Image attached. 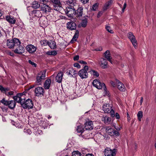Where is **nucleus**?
<instances>
[{
    "label": "nucleus",
    "mask_w": 156,
    "mask_h": 156,
    "mask_svg": "<svg viewBox=\"0 0 156 156\" xmlns=\"http://www.w3.org/2000/svg\"><path fill=\"white\" fill-rule=\"evenodd\" d=\"M23 93L18 94L13 97V99L17 102L20 103L22 107L24 109H30L33 108L34 104L32 100L28 99L26 100L24 98Z\"/></svg>",
    "instance_id": "f257e3e1"
},
{
    "label": "nucleus",
    "mask_w": 156,
    "mask_h": 156,
    "mask_svg": "<svg viewBox=\"0 0 156 156\" xmlns=\"http://www.w3.org/2000/svg\"><path fill=\"white\" fill-rule=\"evenodd\" d=\"M20 43H21V42L19 39L14 38L12 39H7L6 45L9 48L11 49L14 48V47L19 45Z\"/></svg>",
    "instance_id": "f03ea898"
},
{
    "label": "nucleus",
    "mask_w": 156,
    "mask_h": 156,
    "mask_svg": "<svg viewBox=\"0 0 156 156\" xmlns=\"http://www.w3.org/2000/svg\"><path fill=\"white\" fill-rule=\"evenodd\" d=\"M102 108L105 113H110L112 117L115 116V112L113 110L112 108V106L109 104H106L103 105Z\"/></svg>",
    "instance_id": "7ed1b4c3"
},
{
    "label": "nucleus",
    "mask_w": 156,
    "mask_h": 156,
    "mask_svg": "<svg viewBox=\"0 0 156 156\" xmlns=\"http://www.w3.org/2000/svg\"><path fill=\"white\" fill-rule=\"evenodd\" d=\"M88 69V66H85L83 69L79 71L78 75L81 79L86 78L87 77L88 74L87 71Z\"/></svg>",
    "instance_id": "20e7f679"
},
{
    "label": "nucleus",
    "mask_w": 156,
    "mask_h": 156,
    "mask_svg": "<svg viewBox=\"0 0 156 156\" xmlns=\"http://www.w3.org/2000/svg\"><path fill=\"white\" fill-rule=\"evenodd\" d=\"M46 72H40L37 75L36 78V83H37V85L41 84V81L42 80H44L45 77Z\"/></svg>",
    "instance_id": "39448f33"
},
{
    "label": "nucleus",
    "mask_w": 156,
    "mask_h": 156,
    "mask_svg": "<svg viewBox=\"0 0 156 156\" xmlns=\"http://www.w3.org/2000/svg\"><path fill=\"white\" fill-rule=\"evenodd\" d=\"M66 13L69 17L75 15L76 10L73 7L68 6L66 8Z\"/></svg>",
    "instance_id": "423d86ee"
},
{
    "label": "nucleus",
    "mask_w": 156,
    "mask_h": 156,
    "mask_svg": "<svg viewBox=\"0 0 156 156\" xmlns=\"http://www.w3.org/2000/svg\"><path fill=\"white\" fill-rule=\"evenodd\" d=\"M53 3L54 9L56 11H58L59 8L62 7V4L59 0H50Z\"/></svg>",
    "instance_id": "0eeeda50"
},
{
    "label": "nucleus",
    "mask_w": 156,
    "mask_h": 156,
    "mask_svg": "<svg viewBox=\"0 0 156 156\" xmlns=\"http://www.w3.org/2000/svg\"><path fill=\"white\" fill-rule=\"evenodd\" d=\"M115 149H113L112 150L109 148H108L107 149L105 150L104 153L105 156H115Z\"/></svg>",
    "instance_id": "6e6552de"
},
{
    "label": "nucleus",
    "mask_w": 156,
    "mask_h": 156,
    "mask_svg": "<svg viewBox=\"0 0 156 156\" xmlns=\"http://www.w3.org/2000/svg\"><path fill=\"white\" fill-rule=\"evenodd\" d=\"M128 37L133 46L136 48L137 45V41L133 33L131 32H129L128 34Z\"/></svg>",
    "instance_id": "1a4fd4ad"
},
{
    "label": "nucleus",
    "mask_w": 156,
    "mask_h": 156,
    "mask_svg": "<svg viewBox=\"0 0 156 156\" xmlns=\"http://www.w3.org/2000/svg\"><path fill=\"white\" fill-rule=\"evenodd\" d=\"M44 91V90L43 87H37L35 88L34 92L36 95L39 97L43 95Z\"/></svg>",
    "instance_id": "9d476101"
},
{
    "label": "nucleus",
    "mask_w": 156,
    "mask_h": 156,
    "mask_svg": "<svg viewBox=\"0 0 156 156\" xmlns=\"http://www.w3.org/2000/svg\"><path fill=\"white\" fill-rule=\"evenodd\" d=\"M40 7L41 10L44 14H46L48 12H50L51 9L50 7L47 4L41 5Z\"/></svg>",
    "instance_id": "9b49d317"
},
{
    "label": "nucleus",
    "mask_w": 156,
    "mask_h": 156,
    "mask_svg": "<svg viewBox=\"0 0 156 156\" xmlns=\"http://www.w3.org/2000/svg\"><path fill=\"white\" fill-rule=\"evenodd\" d=\"M15 47L16 48L14 50V52L15 53L21 54L24 52L25 49L23 46L21 45V44Z\"/></svg>",
    "instance_id": "f8f14e48"
},
{
    "label": "nucleus",
    "mask_w": 156,
    "mask_h": 156,
    "mask_svg": "<svg viewBox=\"0 0 156 156\" xmlns=\"http://www.w3.org/2000/svg\"><path fill=\"white\" fill-rule=\"evenodd\" d=\"M67 27L71 30H75L76 27V25L75 22L71 21L67 23Z\"/></svg>",
    "instance_id": "ddd939ff"
},
{
    "label": "nucleus",
    "mask_w": 156,
    "mask_h": 156,
    "mask_svg": "<svg viewBox=\"0 0 156 156\" xmlns=\"http://www.w3.org/2000/svg\"><path fill=\"white\" fill-rule=\"evenodd\" d=\"M83 7H81L79 8L75 13L76 17L80 19L81 18L83 14Z\"/></svg>",
    "instance_id": "4468645a"
},
{
    "label": "nucleus",
    "mask_w": 156,
    "mask_h": 156,
    "mask_svg": "<svg viewBox=\"0 0 156 156\" xmlns=\"http://www.w3.org/2000/svg\"><path fill=\"white\" fill-rule=\"evenodd\" d=\"M26 48L27 51L30 53H34L36 51L37 49L36 47L31 44L27 45Z\"/></svg>",
    "instance_id": "2eb2a0df"
},
{
    "label": "nucleus",
    "mask_w": 156,
    "mask_h": 156,
    "mask_svg": "<svg viewBox=\"0 0 156 156\" xmlns=\"http://www.w3.org/2000/svg\"><path fill=\"white\" fill-rule=\"evenodd\" d=\"M116 83L117 84V86L118 89L121 91H124L126 90V88L124 85L119 80H116Z\"/></svg>",
    "instance_id": "dca6fc26"
},
{
    "label": "nucleus",
    "mask_w": 156,
    "mask_h": 156,
    "mask_svg": "<svg viewBox=\"0 0 156 156\" xmlns=\"http://www.w3.org/2000/svg\"><path fill=\"white\" fill-rule=\"evenodd\" d=\"M84 125V128L86 130H90L93 129V122L91 121L87 122Z\"/></svg>",
    "instance_id": "f3484780"
},
{
    "label": "nucleus",
    "mask_w": 156,
    "mask_h": 156,
    "mask_svg": "<svg viewBox=\"0 0 156 156\" xmlns=\"http://www.w3.org/2000/svg\"><path fill=\"white\" fill-rule=\"evenodd\" d=\"M5 18L6 20L10 24H14L16 23V19L11 16H7Z\"/></svg>",
    "instance_id": "a211bd4d"
},
{
    "label": "nucleus",
    "mask_w": 156,
    "mask_h": 156,
    "mask_svg": "<svg viewBox=\"0 0 156 156\" xmlns=\"http://www.w3.org/2000/svg\"><path fill=\"white\" fill-rule=\"evenodd\" d=\"M63 75V72L61 71L59 72L55 77V80L58 83H61L62 81Z\"/></svg>",
    "instance_id": "6ab92c4d"
},
{
    "label": "nucleus",
    "mask_w": 156,
    "mask_h": 156,
    "mask_svg": "<svg viewBox=\"0 0 156 156\" xmlns=\"http://www.w3.org/2000/svg\"><path fill=\"white\" fill-rule=\"evenodd\" d=\"M104 55L105 58L111 63H112V57L111 56L109 50L106 51L104 53Z\"/></svg>",
    "instance_id": "aec40b11"
},
{
    "label": "nucleus",
    "mask_w": 156,
    "mask_h": 156,
    "mask_svg": "<svg viewBox=\"0 0 156 156\" xmlns=\"http://www.w3.org/2000/svg\"><path fill=\"white\" fill-rule=\"evenodd\" d=\"M101 66L102 68L104 69L107 68L108 62L105 59L103 58H101Z\"/></svg>",
    "instance_id": "412c9836"
},
{
    "label": "nucleus",
    "mask_w": 156,
    "mask_h": 156,
    "mask_svg": "<svg viewBox=\"0 0 156 156\" xmlns=\"http://www.w3.org/2000/svg\"><path fill=\"white\" fill-rule=\"evenodd\" d=\"M84 16L82 19V21L81 23V26L83 27H86L87 24V16Z\"/></svg>",
    "instance_id": "4be33fe9"
},
{
    "label": "nucleus",
    "mask_w": 156,
    "mask_h": 156,
    "mask_svg": "<svg viewBox=\"0 0 156 156\" xmlns=\"http://www.w3.org/2000/svg\"><path fill=\"white\" fill-rule=\"evenodd\" d=\"M51 83L50 79H48L44 83V87L45 89H49Z\"/></svg>",
    "instance_id": "5701e85b"
},
{
    "label": "nucleus",
    "mask_w": 156,
    "mask_h": 156,
    "mask_svg": "<svg viewBox=\"0 0 156 156\" xmlns=\"http://www.w3.org/2000/svg\"><path fill=\"white\" fill-rule=\"evenodd\" d=\"M15 101V100H11L8 101V104L7 105L10 108L13 109L15 107L16 105Z\"/></svg>",
    "instance_id": "b1692460"
},
{
    "label": "nucleus",
    "mask_w": 156,
    "mask_h": 156,
    "mask_svg": "<svg viewBox=\"0 0 156 156\" xmlns=\"http://www.w3.org/2000/svg\"><path fill=\"white\" fill-rule=\"evenodd\" d=\"M66 4L69 5V6L73 7L76 3L75 0H68L66 1Z\"/></svg>",
    "instance_id": "393cba45"
},
{
    "label": "nucleus",
    "mask_w": 156,
    "mask_h": 156,
    "mask_svg": "<svg viewBox=\"0 0 156 156\" xmlns=\"http://www.w3.org/2000/svg\"><path fill=\"white\" fill-rule=\"evenodd\" d=\"M48 45L52 49H55L56 48V43L54 41H51V42H48Z\"/></svg>",
    "instance_id": "a878e982"
},
{
    "label": "nucleus",
    "mask_w": 156,
    "mask_h": 156,
    "mask_svg": "<svg viewBox=\"0 0 156 156\" xmlns=\"http://www.w3.org/2000/svg\"><path fill=\"white\" fill-rule=\"evenodd\" d=\"M41 5L38 3V2L36 1H34L32 4V7L34 9H36L40 7Z\"/></svg>",
    "instance_id": "bb28decb"
},
{
    "label": "nucleus",
    "mask_w": 156,
    "mask_h": 156,
    "mask_svg": "<svg viewBox=\"0 0 156 156\" xmlns=\"http://www.w3.org/2000/svg\"><path fill=\"white\" fill-rule=\"evenodd\" d=\"M99 84H98V86L96 88L99 89H100L102 88H103L105 91H106V88L105 84L104 83H102L101 82H100Z\"/></svg>",
    "instance_id": "cd10ccee"
},
{
    "label": "nucleus",
    "mask_w": 156,
    "mask_h": 156,
    "mask_svg": "<svg viewBox=\"0 0 156 156\" xmlns=\"http://www.w3.org/2000/svg\"><path fill=\"white\" fill-rule=\"evenodd\" d=\"M74 72V69L73 68L69 69L66 73L68 75H69L70 77H74L73 74Z\"/></svg>",
    "instance_id": "c85d7f7f"
},
{
    "label": "nucleus",
    "mask_w": 156,
    "mask_h": 156,
    "mask_svg": "<svg viewBox=\"0 0 156 156\" xmlns=\"http://www.w3.org/2000/svg\"><path fill=\"white\" fill-rule=\"evenodd\" d=\"M33 12L35 14V16L38 17H41L42 16V14L39 10H34L33 11Z\"/></svg>",
    "instance_id": "c756f323"
},
{
    "label": "nucleus",
    "mask_w": 156,
    "mask_h": 156,
    "mask_svg": "<svg viewBox=\"0 0 156 156\" xmlns=\"http://www.w3.org/2000/svg\"><path fill=\"white\" fill-rule=\"evenodd\" d=\"M57 54V52L56 51H48L46 52V54L50 55H55Z\"/></svg>",
    "instance_id": "7c9ffc66"
},
{
    "label": "nucleus",
    "mask_w": 156,
    "mask_h": 156,
    "mask_svg": "<svg viewBox=\"0 0 156 156\" xmlns=\"http://www.w3.org/2000/svg\"><path fill=\"white\" fill-rule=\"evenodd\" d=\"M76 130L78 133H81V134L83 133L84 130L81 126H78L76 129Z\"/></svg>",
    "instance_id": "2f4dec72"
},
{
    "label": "nucleus",
    "mask_w": 156,
    "mask_h": 156,
    "mask_svg": "<svg viewBox=\"0 0 156 156\" xmlns=\"http://www.w3.org/2000/svg\"><path fill=\"white\" fill-rule=\"evenodd\" d=\"M143 116V112L141 111H139L137 114V119L139 121H141V119Z\"/></svg>",
    "instance_id": "473e14b6"
},
{
    "label": "nucleus",
    "mask_w": 156,
    "mask_h": 156,
    "mask_svg": "<svg viewBox=\"0 0 156 156\" xmlns=\"http://www.w3.org/2000/svg\"><path fill=\"white\" fill-rule=\"evenodd\" d=\"M112 2V0H110L106 3L104 6V9H107Z\"/></svg>",
    "instance_id": "72a5a7b5"
},
{
    "label": "nucleus",
    "mask_w": 156,
    "mask_h": 156,
    "mask_svg": "<svg viewBox=\"0 0 156 156\" xmlns=\"http://www.w3.org/2000/svg\"><path fill=\"white\" fill-rule=\"evenodd\" d=\"M99 83H100V81L97 79L94 80L92 83L93 85L96 87L98 86V84H100Z\"/></svg>",
    "instance_id": "f704fd0d"
},
{
    "label": "nucleus",
    "mask_w": 156,
    "mask_h": 156,
    "mask_svg": "<svg viewBox=\"0 0 156 156\" xmlns=\"http://www.w3.org/2000/svg\"><path fill=\"white\" fill-rule=\"evenodd\" d=\"M79 31L78 30H76V32L75 33L73 37V39L76 40V41L77 38H78L79 36Z\"/></svg>",
    "instance_id": "c9c22d12"
},
{
    "label": "nucleus",
    "mask_w": 156,
    "mask_h": 156,
    "mask_svg": "<svg viewBox=\"0 0 156 156\" xmlns=\"http://www.w3.org/2000/svg\"><path fill=\"white\" fill-rule=\"evenodd\" d=\"M81 154L78 151H74L72 153V156H81Z\"/></svg>",
    "instance_id": "e433bc0d"
},
{
    "label": "nucleus",
    "mask_w": 156,
    "mask_h": 156,
    "mask_svg": "<svg viewBox=\"0 0 156 156\" xmlns=\"http://www.w3.org/2000/svg\"><path fill=\"white\" fill-rule=\"evenodd\" d=\"M90 73L93 75L94 76H95L97 77H98L99 76V74L97 72L95 71L94 70H92L90 71Z\"/></svg>",
    "instance_id": "4c0bfd02"
},
{
    "label": "nucleus",
    "mask_w": 156,
    "mask_h": 156,
    "mask_svg": "<svg viewBox=\"0 0 156 156\" xmlns=\"http://www.w3.org/2000/svg\"><path fill=\"white\" fill-rule=\"evenodd\" d=\"M48 41L47 40H41L40 41L41 44L43 46H46L48 45Z\"/></svg>",
    "instance_id": "58836bf2"
},
{
    "label": "nucleus",
    "mask_w": 156,
    "mask_h": 156,
    "mask_svg": "<svg viewBox=\"0 0 156 156\" xmlns=\"http://www.w3.org/2000/svg\"><path fill=\"white\" fill-rule=\"evenodd\" d=\"M98 3H96L94 4L92 6L91 9L94 11L96 10L98 7Z\"/></svg>",
    "instance_id": "ea45409f"
},
{
    "label": "nucleus",
    "mask_w": 156,
    "mask_h": 156,
    "mask_svg": "<svg viewBox=\"0 0 156 156\" xmlns=\"http://www.w3.org/2000/svg\"><path fill=\"white\" fill-rule=\"evenodd\" d=\"M41 3V5L47 4L49 1L48 0H39Z\"/></svg>",
    "instance_id": "a19ab883"
},
{
    "label": "nucleus",
    "mask_w": 156,
    "mask_h": 156,
    "mask_svg": "<svg viewBox=\"0 0 156 156\" xmlns=\"http://www.w3.org/2000/svg\"><path fill=\"white\" fill-rule=\"evenodd\" d=\"M8 101H9L7 100H5V99L4 98L1 101V102L4 105H7L8 104Z\"/></svg>",
    "instance_id": "79ce46f5"
},
{
    "label": "nucleus",
    "mask_w": 156,
    "mask_h": 156,
    "mask_svg": "<svg viewBox=\"0 0 156 156\" xmlns=\"http://www.w3.org/2000/svg\"><path fill=\"white\" fill-rule=\"evenodd\" d=\"M105 28L107 31L111 33H113V31L111 29L110 26H107Z\"/></svg>",
    "instance_id": "37998d69"
},
{
    "label": "nucleus",
    "mask_w": 156,
    "mask_h": 156,
    "mask_svg": "<svg viewBox=\"0 0 156 156\" xmlns=\"http://www.w3.org/2000/svg\"><path fill=\"white\" fill-rule=\"evenodd\" d=\"M5 94L8 96H11L13 94L14 92L13 91H10L9 92H5Z\"/></svg>",
    "instance_id": "c03bdc74"
},
{
    "label": "nucleus",
    "mask_w": 156,
    "mask_h": 156,
    "mask_svg": "<svg viewBox=\"0 0 156 156\" xmlns=\"http://www.w3.org/2000/svg\"><path fill=\"white\" fill-rule=\"evenodd\" d=\"M28 62L29 63L32 65L34 67H36V66L37 64L35 63L32 62L31 60H29Z\"/></svg>",
    "instance_id": "a18cd8bd"
},
{
    "label": "nucleus",
    "mask_w": 156,
    "mask_h": 156,
    "mask_svg": "<svg viewBox=\"0 0 156 156\" xmlns=\"http://www.w3.org/2000/svg\"><path fill=\"white\" fill-rule=\"evenodd\" d=\"M110 119L108 117H105L104 119L105 122V123L108 122L110 121Z\"/></svg>",
    "instance_id": "49530a36"
},
{
    "label": "nucleus",
    "mask_w": 156,
    "mask_h": 156,
    "mask_svg": "<svg viewBox=\"0 0 156 156\" xmlns=\"http://www.w3.org/2000/svg\"><path fill=\"white\" fill-rule=\"evenodd\" d=\"M113 133L116 136H119V133L117 131L114 130L113 131Z\"/></svg>",
    "instance_id": "de8ad7c7"
},
{
    "label": "nucleus",
    "mask_w": 156,
    "mask_h": 156,
    "mask_svg": "<svg viewBox=\"0 0 156 156\" xmlns=\"http://www.w3.org/2000/svg\"><path fill=\"white\" fill-rule=\"evenodd\" d=\"M73 65L74 67H76L78 69L80 68V65L78 63H75Z\"/></svg>",
    "instance_id": "09e8293b"
},
{
    "label": "nucleus",
    "mask_w": 156,
    "mask_h": 156,
    "mask_svg": "<svg viewBox=\"0 0 156 156\" xmlns=\"http://www.w3.org/2000/svg\"><path fill=\"white\" fill-rule=\"evenodd\" d=\"M24 132L28 133L29 134H30L32 133V132L30 129H27L26 130L25 129Z\"/></svg>",
    "instance_id": "8fccbe9b"
},
{
    "label": "nucleus",
    "mask_w": 156,
    "mask_h": 156,
    "mask_svg": "<svg viewBox=\"0 0 156 156\" xmlns=\"http://www.w3.org/2000/svg\"><path fill=\"white\" fill-rule=\"evenodd\" d=\"M73 75L74 76L73 77H76L77 76V71L74 69V72L73 74Z\"/></svg>",
    "instance_id": "3c124183"
},
{
    "label": "nucleus",
    "mask_w": 156,
    "mask_h": 156,
    "mask_svg": "<svg viewBox=\"0 0 156 156\" xmlns=\"http://www.w3.org/2000/svg\"><path fill=\"white\" fill-rule=\"evenodd\" d=\"M0 90L2 91H5V92H6V89H5V88L1 85H0Z\"/></svg>",
    "instance_id": "603ef678"
},
{
    "label": "nucleus",
    "mask_w": 156,
    "mask_h": 156,
    "mask_svg": "<svg viewBox=\"0 0 156 156\" xmlns=\"http://www.w3.org/2000/svg\"><path fill=\"white\" fill-rule=\"evenodd\" d=\"M110 84L114 87H115L116 86V85L115 84V83H114L113 81H111L110 82Z\"/></svg>",
    "instance_id": "864d4df0"
},
{
    "label": "nucleus",
    "mask_w": 156,
    "mask_h": 156,
    "mask_svg": "<svg viewBox=\"0 0 156 156\" xmlns=\"http://www.w3.org/2000/svg\"><path fill=\"white\" fill-rule=\"evenodd\" d=\"M89 0H81V2L82 3L85 4L87 3L89 1Z\"/></svg>",
    "instance_id": "5fc2aeb1"
},
{
    "label": "nucleus",
    "mask_w": 156,
    "mask_h": 156,
    "mask_svg": "<svg viewBox=\"0 0 156 156\" xmlns=\"http://www.w3.org/2000/svg\"><path fill=\"white\" fill-rule=\"evenodd\" d=\"M114 126L115 128V129L117 130V131H119L120 130L121 127H119L118 126H116L115 125H114Z\"/></svg>",
    "instance_id": "6e6d98bb"
},
{
    "label": "nucleus",
    "mask_w": 156,
    "mask_h": 156,
    "mask_svg": "<svg viewBox=\"0 0 156 156\" xmlns=\"http://www.w3.org/2000/svg\"><path fill=\"white\" fill-rule=\"evenodd\" d=\"M79 55H76L74 57L73 59L75 61L78 60L79 59Z\"/></svg>",
    "instance_id": "4d7b16f0"
},
{
    "label": "nucleus",
    "mask_w": 156,
    "mask_h": 156,
    "mask_svg": "<svg viewBox=\"0 0 156 156\" xmlns=\"http://www.w3.org/2000/svg\"><path fill=\"white\" fill-rule=\"evenodd\" d=\"M79 62L81 64H87V63L86 62L84 61L83 60L79 61Z\"/></svg>",
    "instance_id": "13d9d810"
},
{
    "label": "nucleus",
    "mask_w": 156,
    "mask_h": 156,
    "mask_svg": "<svg viewBox=\"0 0 156 156\" xmlns=\"http://www.w3.org/2000/svg\"><path fill=\"white\" fill-rule=\"evenodd\" d=\"M126 3H125L124 4V5H123V8H122V11L123 12H124V10L125 9L126 7Z\"/></svg>",
    "instance_id": "bf43d9fd"
},
{
    "label": "nucleus",
    "mask_w": 156,
    "mask_h": 156,
    "mask_svg": "<svg viewBox=\"0 0 156 156\" xmlns=\"http://www.w3.org/2000/svg\"><path fill=\"white\" fill-rule=\"evenodd\" d=\"M115 117L117 119H119V118H120V116H119V114L117 113H115Z\"/></svg>",
    "instance_id": "052dcab7"
},
{
    "label": "nucleus",
    "mask_w": 156,
    "mask_h": 156,
    "mask_svg": "<svg viewBox=\"0 0 156 156\" xmlns=\"http://www.w3.org/2000/svg\"><path fill=\"white\" fill-rule=\"evenodd\" d=\"M102 12H99L98 14V17L99 18V17H100L101 16V15H102Z\"/></svg>",
    "instance_id": "680f3d73"
},
{
    "label": "nucleus",
    "mask_w": 156,
    "mask_h": 156,
    "mask_svg": "<svg viewBox=\"0 0 156 156\" xmlns=\"http://www.w3.org/2000/svg\"><path fill=\"white\" fill-rule=\"evenodd\" d=\"M3 34V31L2 30H0V37L2 36Z\"/></svg>",
    "instance_id": "e2e57ef3"
},
{
    "label": "nucleus",
    "mask_w": 156,
    "mask_h": 156,
    "mask_svg": "<svg viewBox=\"0 0 156 156\" xmlns=\"http://www.w3.org/2000/svg\"><path fill=\"white\" fill-rule=\"evenodd\" d=\"M35 86H36L35 84H34L30 86V89L34 87Z\"/></svg>",
    "instance_id": "0e129e2a"
},
{
    "label": "nucleus",
    "mask_w": 156,
    "mask_h": 156,
    "mask_svg": "<svg viewBox=\"0 0 156 156\" xmlns=\"http://www.w3.org/2000/svg\"><path fill=\"white\" fill-rule=\"evenodd\" d=\"M86 156H94V155L92 154H88L86 155Z\"/></svg>",
    "instance_id": "69168bd1"
},
{
    "label": "nucleus",
    "mask_w": 156,
    "mask_h": 156,
    "mask_svg": "<svg viewBox=\"0 0 156 156\" xmlns=\"http://www.w3.org/2000/svg\"><path fill=\"white\" fill-rule=\"evenodd\" d=\"M143 98L142 97H141V99L140 100V104L141 105L142 104V103H143Z\"/></svg>",
    "instance_id": "338daca9"
},
{
    "label": "nucleus",
    "mask_w": 156,
    "mask_h": 156,
    "mask_svg": "<svg viewBox=\"0 0 156 156\" xmlns=\"http://www.w3.org/2000/svg\"><path fill=\"white\" fill-rule=\"evenodd\" d=\"M76 41V40H75V39L73 40V38L72 39L70 43H73L74 41Z\"/></svg>",
    "instance_id": "774afa93"
}]
</instances>
